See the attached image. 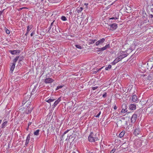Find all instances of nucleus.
Wrapping results in <instances>:
<instances>
[{
    "label": "nucleus",
    "instance_id": "obj_23",
    "mask_svg": "<svg viewBox=\"0 0 153 153\" xmlns=\"http://www.w3.org/2000/svg\"><path fill=\"white\" fill-rule=\"evenodd\" d=\"M110 45L109 44L106 45L104 47H103V48L104 49V50H106L108 48H110Z\"/></svg>",
    "mask_w": 153,
    "mask_h": 153
},
{
    "label": "nucleus",
    "instance_id": "obj_26",
    "mask_svg": "<svg viewBox=\"0 0 153 153\" xmlns=\"http://www.w3.org/2000/svg\"><path fill=\"white\" fill-rule=\"evenodd\" d=\"M36 87L34 86L31 92V94H34L36 90Z\"/></svg>",
    "mask_w": 153,
    "mask_h": 153
},
{
    "label": "nucleus",
    "instance_id": "obj_11",
    "mask_svg": "<svg viewBox=\"0 0 153 153\" xmlns=\"http://www.w3.org/2000/svg\"><path fill=\"white\" fill-rule=\"evenodd\" d=\"M140 133V130L139 127H137L135 129L134 131V134L136 135L139 134Z\"/></svg>",
    "mask_w": 153,
    "mask_h": 153
},
{
    "label": "nucleus",
    "instance_id": "obj_15",
    "mask_svg": "<svg viewBox=\"0 0 153 153\" xmlns=\"http://www.w3.org/2000/svg\"><path fill=\"white\" fill-rule=\"evenodd\" d=\"M33 26L32 25H29L27 27V32L26 33L25 35L26 36H27V35L28 34L30 30L31 29V28H32Z\"/></svg>",
    "mask_w": 153,
    "mask_h": 153
},
{
    "label": "nucleus",
    "instance_id": "obj_12",
    "mask_svg": "<svg viewBox=\"0 0 153 153\" xmlns=\"http://www.w3.org/2000/svg\"><path fill=\"white\" fill-rule=\"evenodd\" d=\"M121 59H120V58H119V57L118 56L116 59L112 62L111 64L112 65H115L116 63H117Z\"/></svg>",
    "mask_w": 153,
    "mask_h": 153
},
{
    "label": "nucleus",
    "instance_id": "obj_19",
    "mask_svg": "<svg viewBox=\"0 0 153 153\" xmlns=\"http://www.w3.org/2000/svg\"><path fill=\"white\" fill-rule=\"evenodd\" d=\"M96 49H98L97 50V52H99V53H100L101 51L105 50L103 47L102 48H97Z\"/></svg>",
    "mask_w": 153,
    "mask_h": 153
},
{
    "label": "nucleus",
    "instance_id": "obj_38",
    "mask_svg": "<svg viewBox=\"0 0 153 153\" xmlns=\"http://www.w3.org/2000/svg\"><path fill=\"white\" fill-rule=\"evenodd\" d=\"M116 151V149H113L111 151L110 153H114Z\"/></svg>",
    "mask_w": 153,
    "mask_h": 153
},
{
    "label": "nucleus",
    "instance_id": "obj_54",
    "mask_svg": "<svg viewBox=\"0 0 153 153\" xmlns=\"http://www.w3.org/2000/svg\"><path fill=\"white\" fill-rule=\"evenodd\" d=\"M2 122V120H0V124Z\"/></svg>",
    "mask_w": 153,
    "mask_h": 153
},
{
    "label": "nucleus",
    "instance_id": "obj_48",
    "mask_svg": "<svg viewBox=\"0 0 153 153\" xmlns=\"http://www.w3.org/2000/svg\"><path fill=\"white\" fill-rule=\"evenodd\" d=\"M151 70L153 71V64L152 65V66L151 68Z\"/></svg>",
    "mask_w": 153,
    "mask_h": 153
},
{
    "label": "nucleus",
    "instance_id": "obj_5",
    "mask_svg": "<svg viewBox=\"0 0 153 153\" xmlns=\"http://www.w3.org/2000/svg\"><path fill=\"white\" fill-rule=\"evenodd\" d=\"M20 51H21L19 50L9 51V52L12 55L16 54L17 53H19L20 52Z\"/></svg>",
    "mask_w": 153,
    "mask_h": 153
},
{
    "label": "nucleus",
    "instance_id": "obj_51",
    "mask_svg": "<svg viewBox=\"0 0 153 153\" xmlns=\"http://www.w3.org/2000/svg\"><path fill=\"white\" fill-rule=\"evenodd\" d=\"M2 12H3V11H0V16L1 15Z\"/></svg>",
    "mask_w": 153,
    "mask_h": 153
},
{
    "label": "nucleus",
    "instance_id": "obj_13",
    "mask_svg": "<svg viewBox=\"0 0 153 153\" xmlns=\"http://www.w3.org/2000/svg\"><path fill=\"white\" fill-rule=\"evenodd\" d=\"M129 108L130 110H135L136 109V105L134 104H131L129 106Z\"/></svg>",
    "mask_w": 153,
    "mask_h": 153
},
{
    "label": "nucleus",
    "instance_id": "obj_46",
    "mask_svg": "<svg viewBox=\"0 0 153 153\" xmlns=\"http://www.w3.org/2000/svg\"><path fill=\"white\" fill-rule=\"evenodd\" d=\"M117 19V17H116L115 18L114 17H112V18H111L110 19Z\"/></svg>",
    "mask_w": 153,
    "mask_h": 153
},
{
    "label": "nucleus",
    "instance_id": "obj_3",
    "mask_svg": "<svg viewBox=\"0 0 153 153\" xmlns=\"http://www.w3.org/2000/svg\"><path fill=\"white\" fill-rule=\"evenodd\" d=\"M105 40V38H103L101 39L96 42L95 44V45L96 46H98L100 45H102L104 43Z\"/></svg>",
    "mask_w": 153,
    "mask_h": 153
},
{
    "label": "nucleus",
    "instance_id": "obj_7",
    "mask_svg": "<svg viewBox=\"0 0 153 153\" xmlns=\"http://www.w3.org/2000/svg\"><path fill=\"white\" fill-rule=\"evenodd\" d=\"M3 123L1 124L0 126V129L4 128L5 126H7V121H6V120L4 119L3 120Z\"/></svg>",
    "mask_w": 153,
    "mask_h": 153
},
{
    "label": "nucleus",
    "instance_id": "obj_17",
    "mask_svg": "<svg viewBox=\"0 0 153 153\" xmlns=\"http://www.w3.org/2000/svg\"><path fill=\"white\" fill-rule=\"evenodd\" d=\"M103 68V67H102L101 68L98 69H93V74H96L97 72H98L100 71L101 69Z\"/></svg>",
    "mask_w": 153,
    "mask_h": 153
},
{
    "label": "nucleus",
    "instance_id": "obj_58",
    "mask_svg": "<svg viewBox=\"0 0 153 153\" xmlns=\"http://www.w3.org/2000/svg\"><path fill=\"white\" fill-rule=\"evenodd\" d=\"M29 105H26V106H27H27H29Z\"/></svg>",
    "mask_w": 153,
    "mask_h": 153
},
{
    "label": "nucleus",
    "instance_id": "obj_61",
    "mask_svg": "<svg viewBox=\"0 0 153 153\" xmlns=\"http://www.w3.org/2000/svg\"><path fill=\"white\" fill-rule=\"evenodd\" d=\"M91 153H93V152H91Z\"/></svg>",
    "mask_w": 153,
    "mask_h": 153
},
{
    "label": "nucleus",
    "instance_id": "obj_41",
    "mask_svg": "<svg viewBox=\"0 0 153 153\" xmlns=\"http://www.w3.org/2000/svg\"><path fill=\"white\" fill-rule=\"evenodd\" d=\"M101 114V111H100L99 113L96 116V117H99L100 114Z\"/></svg>",
    "mask_w": 153,
    "mask_h": 153
},
{
    "label": "nucleus",
    "instance_id": "obj_52",
    "mask_svg": "<svg viewBox=\"0 0 153 153\" xmlns=\"http://www.w3.org/2000/svg\"><path fill=\"white\" fill-rule=\"evenodd\" d=\"M51 27L52 26H50V27H49V30H48V31H49V30H50V29L51 28Z\"/></svg>",
    "mask_w": 153,
    "mask_h": 153
},
{
    "label": "nucleus",
    "instance_id": "obj_33",
    "mask_svg": "<svg viewBox=\"0 0 153 153\" xmlns=\"http://www.w3.org/2000/svg\"><path fill=\"white\" fill-rule=\"evenodd\" d=\"M55 30L56 32L58 33H61V31L58 28V27L56 29V27H55Z\"/></svg>",
    "mask_w": 153,
    "mask_h": 153
},
{
    "label": "nucleus",
    "instance_id": "obj_43",
    "mask_svg": "<svg viewBox=\"0 0 153 153\" xmlns=\"http://www.w3.org/2000/svg\"><path fill=\"white\" fill-rule=\"evenodd\" d=\"M29 142V141L26 140V142L25 145L26 146H27V145L28 144V143Z\"/></svg>",
    "mask_w": 153,
    "mask_h": 153
},
{
    "label": "nucleus",
    "instance_id": "obj_30",
    "mask_svg": "<svg viewBox=\"0 0 153 153\" xmlns=\"http://www.w3.org/2000/svg\"><path fill=\"white\" fill-rule=\"evenodd\" d=\"M90 42H89V43L91 44H93L94 42H95L96 41V39H94V40H89Z\"/></svg>",
    "mask_w": 153,
    "mask_h": 153
},
{
    "label": "nucleus",
    "instance_id": "obj_8",
    "mask_svg": "<svg viewBox=\"0 0 153 153\" xmlns=\"http://www.w3.org/2000/svg\"><path fill=\"white\" fill-rule=\"evenodd\" d=\"M53 81V79L50 78H47L45 80V82L46 84L50 83Z\"/></svg>",
    "mask_w": 153,
    "mask_h": 153
},
{
    "label": "nucleus",
    "instance_id": "obj_4",
    "mask_svg": "<svg viewBox=\"0 0 153 153\" xmlns=\"http://www.w3.org/2000/svg\"><path fill=\"white\" fill-rule=\"evenodd\" d=\"M121 53V55L119 56L121 60L126 57L128 55L127 53L126 52L122 51V52Z\"/></svg>",
    "mask_w": 153,
    "mask_h": 153
},
{
    "label": "nucleus",
    "instance_id": "obj_21",
    "mask_svg": "<svg viewBox=\"0 0 153 153\" xmlns=\"http://www.w3.org/2000/svg\"><path fill=\"white\" fill-rule=\"evenodd\" d=\"M39 131L40 130L39 129H38L34 131V135H38L39 134Z\"/></svg>",
    "mask_w": 153,
    "mask_h": 153
},
{
    "label": "nucleus",
    "instance_id": "obj_34",
    "mask_svg": "<svg viewBox=\"0 0 153 153\" xmlns=\"http://www.w3.org/2000/svg\"><path fill=\"white\" fill-rule=\"evenodd\" d=\"M62 87L63 86L62 85L58 86L57 87L56 90H57L59 89L62 88Z\"/></svg>",
    "mask_w": 153,
    "mask_h": 153
},
{
    "label": "nucleus",
    "instance_id": "obj_57",
    "mask_svg": "<svg viewBox=\"0 0 153 153\" xmlns=\"http://www.w3.org/2000/svg\"><path fill=\"white\" fill-rule=\"evenodd\" d=\"M72 153H76L75 152H73Z\"/></svg>",
    "mask_w": 153,
    "mask_h": 153
},
{
    "label": "nucleus",
    "instance_id": "obj_40",
    "mask_svg": "<svg viewBox=\"0 0 153 153\" xmlns=\"http://www.w3.org/2000/svg\"><path fill=\"white\" fill-rule=\"evenodd\" d=\"M98 88V86H95L93 87H92V89L93 90H94L97 88Z\"/></svg>",
    "mask_w": 153,
    "mask_h": 153
},
{
    "label": "nucleus",
    "instance_id": "obj_29",
    "mask_svg": "<svg viewBox=\"0 0 153 153\" xmlns=\"http://www.w3.org/2000/svg\"><path fill=\"white\" fill-rule=\"evenodd\" d=\"M111 65H108V66L106 67L105 68V70H108V69H110L111 68Z\"/></svg>",
    "mask_w": 153,
    "mask_h": 153
},
{
    "label": "nucleus",
    "instance_id": "obj_1",
    "mask_svg": "<svg viewBox=\"0 0 153 153\" xmlns=\"http://www.w3.org/2000/svg\"><path fill=\"white\" fill-rule=\"evenodd\" d=\"M88 140L91 142H94L97 141L98 138L96 134H94L93 132H91L88 137Z\"/></svg>",
    "mask_w": 153,
    "mask_h": 153
},
{
    "label": "nucleus",
    "instance_id": "obj_22",
    "mask_svg": "<svg viewBox=\"0 0 153 153\" xmlns=\"http://www.w3.org/2000/svg\"><path fill=\"white\" fill-rule=\"evenodd\" d=\"M30 95H26V94L24 96V100H29V99L30 98Z\"/></svg>",
    "mask_w": 153,
    "mask_h": 153
},
{
    "label": "nucleus",
    "instance_id": "obj_42",
    "mask_svg": "<svg viewBox=\"0 0 153 153\" xmlns=\"http://www.w3.org/2000/svg\"><path fill=\"white\" fill-rule=\"evenodd\" d=\"M70 130H70H67V131H66L65 132H64V133H63V134H64L65 135V134H66L67 133H68Z\"/></svg>",
    "mask_w": 153,
    "mask_h": 153
},
{
    "label": "nucleus",
    "instance_id": "obj_2",
    "mask_svg": "<svg viewBox=\"0 0 153 153\" xmlns=\"http://www.w3.org/2000/svg\"><path fill=\"white\" fill-rule=\"evenodd\" d=\"M33 108V107L31 106V104H30L29 106H27V108H26V113L27 114L30 113Z\"/></svg>",
    "mask_w": 153,
    "mask_h": 153
},
{
    "label": "nucleus",
    "instance_id": "obj_27",
    "mask_svg": "<svg viewBox=\"0 0 153 153\" xmlns=\"http://www.w3.org/2000/svg\"><path fill=\"white\" fill-rule=\"evenodd\" d=\"M124 131H122L119 135V137H122L124 136Z\"/></svg>",
    "mask_w": 153,
    "mask_h": 153
},
{
    "label": "nucleus",
    "instance_id": "obj_37",
    "mask_svg": "<svg viewBox=\"0 0 153 153\" xmlns=\"http://www.w3.org/2000/svg\"><path fill=\"white\" fill-rule=\"evenodd\" d=\"M107 96V94L106 92H105L102 95V97L104 98L105 97Z\"/></svg>",
    "mask_w": 153,
    "mask_h": 153
},
{
    "label": "nucleus",
    "instance_id": "obj_45",
    "mask_svg": "<svg viewBox=\"0 0 153 153\" xmlns=\"http://www.w3.org/2000/svg\"><path fill=\"white\" fill-rule=\"evenodd\" d=\"M64 134H63L62 135V136L60 137V139L61 140H62L63 139V136H64Z\"/></svg>",
    "mask_w": 153,
    "mask_h": 153
},
{
    "label": "nucleus",
    "instance_id": "obj_25",
    "mask_svg": "<svg viewBox=\"0 0 153 153\" xmlns=\"http://www.w3.org/2000/svg\"><path fill=\"white\" fill-rule=\"evenodd\" d=\"M153 62V59H150L148 61V62L147 63V65H151V62Z\"/></svg>",
    "mask_w": 153,
    "mask_h": 153
},
{
    "label": "nucleus",
    "instance_id": "obj_35",
    "mask_svg": "<svg viewBox=\"0 0 153 153\" xmlns=\"http://www.w3.org/2000/svg\"><path fill=\"white\" fill-rule=\"evenodd\" d=\"M30 134H28V136H27L26 140L29 141L30 140Z\"/></svg>",
    "mask_w": 153,
    "mask_h": 153
},
{
    "label": "nucleus",
    "instance_id": "obj_36",
    "mask_svg": "<svg viewBox=\"0 0 153 153\" xmlns=\"http://www.w3.org/2000/svg\"><path fill=\"white\" fill-rule=\"evenodd\" d=\"M56 25V23L55 22V20L53 21V22L51 24V26H52V25Z\"/></svg>",
    "mask_w": 153,
    "mask_h": 153
},
{
    "label": "nucleus",
    "instance_id": "obj_44",
    "mask_svg": "<svg viewBox=\"0 0 153 153\" xmlns=\"http://www.w3.org/2000/svg\"><path fill=\"white\" fill-rule=\"evenodd\" d=\"M35 34V31H33L32 33L30 34L31 36H32L34 34Z\"/></svg>",
    "mask_w": 153,
    "mask_h": 153
},
{
    "label": "nucleus",
    "instance_id": "obj_50",
    "mask_svg": "<svg viewBox=\"0 0 153 153\" xmlns=\"http://www.w3.org/2000/svg\"><path fill=\"white\" fill-rule=\"evenodd\" d=\"M114 109L115 110L117 109V107L115 105V106L114 107Z\"/></svg>",
    "mask_w": 153,
    "mask_h": 153
},
{
    "label": "nucleus",
    "instance_id": "obj_16",
    "mask_svg": "<svg viewBox=\"0 0 153 153\" xmlns=\"http://www.w3.org/2000/svg\"><path fill=\"white\" fill-rule=\"evenodd\" d=\"M137 97L136 95H134L132 96L131 101L132 102H135L137 101Z\"/></svg>",
    "mask_w": 153,
    "mask_h": 153
},
{
    "label": "nucleus",
    "instance_id": "obj_60",
    "mask_svg": "<svg viewBox=\"0 0 153 153\" xmlns=\"http://www.w3.org/2000/svg\"><path fill=\"white\" fill-rule=\"evenodd\" d=\"M44 0H41L42 1H43Z\"/></svg>",
    "mask_w": 153,
    "mask_h": 153
},
{
    "label": "nucleus",
    "instance_id": "obj_28",
    "mask_svg": "<svg viewBox=\"0 0 153 153\" xmlns=\"http://www.w3.org/2000/svg\"><path fill=\"white\" fill-rule=\"evenodd\" d=\"M76 47L79 49H82V47L80 45H75Z\"/></svg>",
    "mask_w": 153,
    "mask_h": 153
},
{
    "label": "nucleus",
    "instance_id": "obj_9",
    "mask_svg": "<svg viewBox=\"0 0 153 153\" xmlns=\"http://www.w3.org/2000/svg\"><path fill=\"white\" fill-rule=\"evenodd\" d=\"M126 104H123L122 106V110L121 111V113H123L126 112L127 111L126 110Z\"/></svg>",
    "mask_w": 153,
    "mask_h": 153
},
{
    "label": "nucleus",
    "instance_id": "obj_56",
    "mask_svg": "<svg viewBox=\"0 0 153 153\" xmlns=\"http://www.w3.org/2000/svg\"><path fill=\"white\" fill-rule=\"evenodd\" d=\"M31 124V123H29V124H28V126H29Z\"/></svg>",
    "mask_w": 153,
    "mask_h": 153
},
{
    "label": "nucleus",
    "instance_id": "obj_6",
    "mask_svg": "<svg viewBox=\"0 0 153 153\" xmlns=\"http://www.w3.org/2000/svg\"><path fill=\"white\" fill-rule=\"evenodd\" d=\"M137 118V115L136 114H134L132 116L131 118V122L132 123H134Z\"/></svg>",
    "mask_w": 153,
    "mask_h": 153
},
{
    "label": "nucleus",
    "instance_id": "obj_14",
    "mask_svg": "<svg viewBox=\"0 0 153 153\" xmlns=\"http://www.w3.org/2000/svg\"><path fill=\"white\" fill-rule=\"evenodd\" d=\"M111 28L112 29V30H115L117 27V25L116 23H113L110 25Z\"/></svg>",
    "mask_w": 153,
    "mask_h": 153
},
{
    "label": "nucleus",
    "instance_id": "obj_20",
    "mask_svg": "<svg viewBox=\"0 0 153 153\" xmlns=\"http://www.w3.org/2000/svg\"><path fill=\"white\" fill-rule=\"evenodd\" d=\"M12 65H11V68H10V70L12 71H13L15 67V63H12Z\"/></svg>",
    "mask_w": 153,
    "mask_h": 153
},
{
    "label": "nucleus",
    "instance_id": "obj_47",
    "mask_svg": "<svg viewBox=\"0 0 153 153\" xmlns=\"http://www.w3.org/2000/svg\"><path fill=\"white\" fill-rule=\"evenodd\" d=\"M100 153H105V152L103 150H102L100 151Z\"/></svg>",
    "mask_w": 153,
    "mask_h": 153
},
{
    "label": "nucleus",
    "instance_id": "obj_53",
    "mask_svg": "<svg viewBox=\"0 0 153 153\" xmlns=\"http://www.w3.org/2000/svg\"><path fill=\"white\" fill-rule=\"evenodd\" d=\"M88 3H85V5H88Z\"/></svg>",
    "mask_w": 153,
    "mask_h": 153
},
{
    "label": "nucleus",
    "instance_id": "obj_49",
    "mask_svg": "<svg viewBox=\"0 0 153 153\" xmlns=\"http://www.w3.org/2000/svg\"><path fill=\"white\" fill-rule=\"evenodd\" d=\"M149 17L151 18H152L153 17V15L152 14H151L149 15Z\"/></svg>",
    "mask_w": 153,
    "mask_h": 153
},
{
    "label": "nucleus",
    "instance_id": "obj_18",
    "mask_svg": "<svg viewBox=\"0 0 153 153\" xmlns=\"http://www.w3.org/2000/svg\"><path fill=\"white\" fill-rule=\"evenodd\" d=\"M55 100L52 98H50L49 99L47 100V99L45 100V101L49 103H50L51 102H53Z\"/></svg>",
    "mask_w": 153,
    "mask_h": 153
},
{
    "label": "nucleus",
    "instance_id": "obj_59",
    "mask_svg": "<svg viewBox=\"0 0 153 153\" xmlns=\"http://www.w3.org/2000/svg\"><path fill=\"white\" fill-rule=\"evenodd\" d=\"M19 60L20 61H21V59H19Z\"/></svg>",
    "mask_w": 153,
    "mask_h": 153
},
{
    "label": "nucleus",
    "instance_id": "obj_55",
    "mask_svg": "<svg viewBox=\"0 0 153 153\" xmlns=\"http://www.w3.org/2000/svg\"><path fill=\"white\" fill-rule=\"evenodd\" d=\"M29 102H28V101H27L25 103H28Z\"/></svg>",
    "mask_w": 153,
    "mask_h": 153
},
{
    "label": "nucleus",
    "instance_id": "obj_32",
    "mask_svg": "<svg viewBox=\"0 0 153 153\" xmlns=\"http://www.w3.org/2000/svg\"><path fill=\"white\" fill-rule=\"evenodd\" d=\"M83 10V8L82 7H80L77 9V12L78 13L80 12Z\"/></svg>",
    "mask_w": 153,
    "mask_h": 153
},
{
    "label": "nucleus",
    "instance_id": "obj_24",
    "mask_svg": "<svg viewBox=\"0 0 153 153\" xmlns=\"http://www.w3.org/2000/svg\"><path fill=\"white\" fill-rule=\"evenodd\" d=\"M19 58V56H16V57L13 60V63H15L16 64V63L17 62Z\"/></svg>",
    "mask_w": 153,
    "mask_h": 153
},
{
    "label": "nucleus",
    "instance_id": "obj_31",
    "mask_svg": "<svg viewBox=\"0 0 153 153\" xmlns=\"http://www.w3.org/2000/svg\"><path fill=\"white\" fill-rule=\"evenodd\" d=\"M61 19L63 21H66L67 20L66 17L64 16H62L61 17Z\"/></svg>",
    "mask_w": 153,
    "mask_h": 153
},
{
    "label": "nucleus",
    "instance_id": "obj_39",
    "mask_svg": "<svg viewBox=\"0 0 153 153\" xmlns=\"http://www.w3.org/2000/svg\"><path fill=\"white\" fill-rule=\"evenodd\" d=\"M6 33L8 34H9L10 33L9 30L7 29L6 30Z\"/></svg>",
    "mask_w": 153,
    "mask_h": 153
},
{
    "label": "nucleus",
    "instance_id": "obj_10",
    "mask_svg": "<svg viewBox=\"0 0 153 153\" xmlns=\"http://www.w3.org/2000/svg\"><path fill=\"white\" fill-rule=\"evenodd\" d=\"M61 101V98H59L56 100L53 105V108H54L56 105L59 102Z\"/></svg>",
    "mask_w": 153,
    "mask_h": 153
}]
</instances>
